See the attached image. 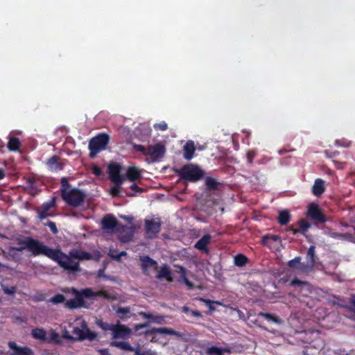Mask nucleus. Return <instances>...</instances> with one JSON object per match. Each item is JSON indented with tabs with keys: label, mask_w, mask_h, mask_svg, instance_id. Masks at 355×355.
<instances>
[{
	"label": "nucleus",
	"mask_w": 355,
	"mask_h": 355,
	"mask_svg": "<svg viewBox=\"0 0 355 355\" xmlns=\"http://www.w3.org/2000/svg\"><path fill=\"white\" fill-rule=\"evenodd\" d=\"M301 257H296L294 259L288 261V266L292 268H297L300 272H302V264L301 263Z\"/></svg>",
	"instance_id": "nucleus-36"
},
{
	"label": "nucleus",
	"mask_w": 355,
	"mask_h": 355,
	"mask_svg": "<svg viewBox=\"0 0 355 355\" xmlns=\"http://www.w3.org/2000/svg\"><path fill=\"white\" fill-rule=\"evenodd\" d=\"M16 243L17 245L11 247V250L18 252L28 250L33 256L44 255L49 259L54 257L53 248H49L33 237L27 236L24 239H18Z\"/></svg>",
	"instance_id": "nucleus-2"
},
{
	"label": "nucleus",
	"mask_w": 355,
	"mask_h": 355,
	"mask_svg": "<svg viewBox=\"0 0 355 355\" xmlns=\"http://www.w3.org/2000/svg\"><path fill=\"white\" fill-rule=\"evenodd\" d=\"M97 324L104 331L110 330L112 331L113 327L114 324H108L106 322H103L102 320H98L97 322Z\"/></svg>",
	"instance_id": "nucleus-43"
},
{
	"label": "nucleus",
	"mask_w": 355,
	"mask_h": 355,
	"mask_svg": "<svg viewBox=\"0 0 355 355\" xmlns=\"http://www.w3.org/2000/svg\"><path fill=\"white\" fill-rule=\"evenodd\" d=\"M162 223L160 218L155 221L153 219L145 220V233L148 239H155L161 230Z\"/></svg>",
	"instance_id": "nucleus-8"
},
{
	"label": "nucleus",
	"mask_w": 355,
	"mask_h": 355,
	"mask_svg": "<svg viewBox=\"0 0 355 355\" xmlns=\"http://www.w3.org/2000/svg\"><path fill=\"white\" fill-rule=\"evenodd\" d=\"M331 236L333 238H340V237H342L343 235L341 234L333 232L331 234Z\"/></svg>",
	"instance_id": "nucleus-61"
},
{
	"label": "nucleus",
	"mask_w": 355,
	"mask_h": 355,
	"mask_svg": "<svg viewBox=\"0 0 355 355\" xmlns=\"http://www.w3.org/2000/svg\"><path fill=\"white\" fill-rule=\"evenodd\" d=\"M139 260L141 261V270L146 275H150L149 269L152 268L155 270L158 269L157 262L148 255L140 257Z\"/></svg>",
	"instance_id": "nucleus-14"
},
{
	"label": "nucleus",
	"mask_w": 355,
	"mask_h": 355,
	"mask_svg": "<svg viewBox=\"0 0 355 355\" xmlns=\"http://www.w3.org/2000/svg\"><path fill=\"white\" fill-rule=\"evenodd\" d=\"M259 315L265 318L266 320H267L268 321H271L277 324H281L283 323V320L275 314H272V313H265V312H260Z\"/></svg>",
	"instance_id": "nucleus-31"
},
{
	"label": "nucleus",
	"mask_w": 355,
	"mask_h": 355,
	"mask_svg": "<svg viewBox=\"0 0 355 355\" xmlns=\"http://www.w3.org/2000/svg\"><path fill=\"white\" fill-rule=\"evenodd\" d=\"M148 326V323H141V324H137L135 325V329L136 331H139V329H141L143 328H146Z\"/></svg>",
	"instance_id": "nucleus-54"
},
{
	"label": "nucleus",
	"mask_w": 355,
	"mask_h": 355,
	"mask_svg": "<svg viewBox=\"0 0 355 355\" xmlns=\"http://www.w3.org/2000/svg\"><path fill=\"white\" fill-rule=\"evenodd\" d=\"M196 147L193 141H188L183 147V156L187 160H191L194 155Z\"/></svg>",
	"instance_id": "nucleus-24"
},
{
	"label": "nucleus",
	"mask_w": 355,
	"mask_h": 355,
	"mask_svg": "<svg viewBox=\"0 0 355 355\" xmlns=\"http://www.w3.org/2000/svg\"><path fill=\"white\" fill-rule=\"evenodd\" d=\"M131 238H132V234H129L128 235H125L123 236H121L120 238V240L122 241V242H128L129 241L131 240Z\"/></svg>",
	"instance_id": "nucleus-55"
},
{
	"label": "nucleus",
	"mask_w": 355,
	"mask_h": 355,
	"mask_svg": "<svg viewBox=\"0 0 355 355\" xmlns=\"http://www.w3.org/2000/svg\"><path fill=\"white\" fill-rule=\"evenodd\" d=\"M82 294L85 296V298H89L93 297H102L105 299L110 300L112 299V295L106 291H98L97 292H94L92 288H87L82 290Z\"/></svg>",
	"instance_id": "nucleus-19"
},
{
	"label": "nucleus",
	"mask_w": 355,
	"mask_h": 355,
	"mask_svg": "<svg viewBox=\"0 0 355 355\" xmlns=\"http://www.w3.org/2000/svg\"><path fill=\"white\" fill-rule=\"evenodd\" d=\"M99 352L101 355H111L107 349H102Z\"/></svg>",
	"instance_id": "nucleus-60"
},
{
	"label": "nucleus",
	"mask_w": 355,
	"mask_h": 355,
	"mask_svg": "<svg viewBox=\"0 0 355 355\" xmlns=\"http://www.w3.org/2000/svg\"><path fill=\"white\" fill-rule=\"evenodd\" d=\"M302 355H309V353H308L307 349H304L302 351Z\"/></svg>",
	"instance_id": "nucleus-64"
},
{
	"label": "nucleus",
	"mask_w": 355,
	"mask_h": 355,
	"mask_svg": "<svg viewBox=\"0 0 355 355\" xmlns=\"http://www.w3.org/2000/svg\"><path fill=\"white\" fill-rule=\"evenodd\" d=\"M114 185L110 189V193L114 197H118L120 196V191L121 184L123 183L113 182Z\"/></svg>",
	"instance_id": "nucleus-39"
},
{
	"label": "nucleus",
	"mask_w": 355,
	"mask_h": 355,
	"mask_svg": "<svg viewBox=\"0 0 355 355\" xmlns=\"http://www.w3.org/2000/svg\"><path fill=\"white\" fill-rule=\"evenodd\" d=\"M267 239H271L272 241H277L280 239L279 236L278 235H275V234H272V235H270V234H266L265 236H263V239H262V241L263 243H266V241Z\"/></svg>",
	"instance_id": "nucleus-46"
},
{
	"label": "nucleus",
	"mask_w": 355,
	"mask_h": 355,
	"mask_svg": "<svg viewBox=\"0 0 355 355\" xmlns=\"http://www.w3.org/2000/svg\"><path fill=\"white\" fill-rule=\"evenodd\" d=\"M155 334H160L165 335H171V336H176L178 337H181L182 334L179 331H176L171 328L168 327H160V328H153L150 330H148L145 332L146 335H153Z\"/></svg>",
	"instance_id": "nucleus-20"
},
{
	"label": "nucleus",
	"mask_w": 355,
	"mask_h": 355,
	"mask_svg": "<svg viewBox=\"0 0 355 355\" xmlns=\"http://www.w3.org/2000/svg\"><path fill=\"white\" fill-rule=\"evenodd\" d=\"M110 140L107 134L101 133L93 137L89 142V157L93 158L98 153L105 149Z\"/></svg>",
	"instance_id": "nucleus-5"
},
{
	"label": "nucleus",
	"mask_w": 355,
	"mask_h": 355,
	"mask_svg": "<svg viewBox=\"0 0 355 355\" xmlns=\"http://www.w3.org/2000/svg\"><path fill=\"white\" fill-rule=\"evenodd\" d=\"M248 261L246 256L242 254H239L234 257V264L236 266H244Z\"/></svg>",
	"instance_id": "nucleus-37"
},
{
	"label": "nucleus",
	"mask_w": 355,
	"mask_h": 355,
	"mask_svg": "<svg viewBox=\"0 0 355 355\" xmlns=\"http://www.w3.org/2000/svg\"><path fill=\"white\" fill-rule=\"evenodd\" d=\"M46 225L50 228L51 231L53 234H57L58 233V230L56 225H55V223L54 222L49 220V221L47 222Z\"/></svg>",
	"instance_id": "nucleus-48"
},
{
	"label": "nucleus",
	"mask_w": 355,
	"mask_h": 355,
	"mask_svg": "<svg viewBox=\"0 0 355 355\" xmlns=\"http://www.w3.org/2000/svg\"><path fill=\"white\" fill-rule=\"evenodd\" d=\"M166 153L165 146L161 144L148 146V156L151 157L154 160H158L164 156Z\"/></svg>",
	"instance_id": "nucleus-16"
},
{
	"label": "nucleus",
	"mask_w": 355,
	"mask_h": 355,
	"mask_svg": "<svg viewBox=\"0 0 355 355\" xmlns=\"http://www.w3.org/2000/svg\"><path fill=\"white\" fill-rule=\"evenodd\" d=\"M182 279L187 286H188L191 288H193V284L188 279L187 276L183 277Z\"/></svg>",
	"instance_id": "nucleus-56"
},
{
	"label": "nucleus",
	"mask_w": 355,
	"mask_h": 355,
	"mask_svg": "<svg viewBox=\"0 0 355 355\" xmlns=\"http://www.w3.org/2000/svg\"><path fill=\"white\" fill-rule=\"evenodd\" d=\"M179 270L178 272L180 274V277L182 279L183 277L187 276V270L186 268L183 266H178Z\"/></svg>",
	"instance_id": "nucleus-50"
},
{
	"label": "nucleus",
	"mask_w": 355,
	"mask_h": 355,
	"mask_svg": "<svg viewBox=\"0 0 355 355\" xmlns=\"http://www.w3.org/2000/svg\"><path fill=\"white\" fill-rule=\"evenodd\" d=\"M206 189L209 191L214 192L220 189L221 184L211 177H207L205 182Z\"/></svg>",
	"instance_id": "nucleus-27"
},
{
	"label": "nucleus",
	"mask_w": 355,
	"mask_h": 355,
	"mask_svg": "<svg viewBox=\"0 0 355 355\" xmlns=\"http://www.w3.org/2000/svg\"><path fill=\"white\" fill-rule=\"evenodd\" d=\"M298 225H299V230L294 229L293 227H291V231H292L293 234H296L299 232L302 233L306 232L309 227H311V225L309 222H307L305 219H300L298 221Z\"/></svg>",
	"instance_id": "nucleus-29"
},
{
	"label": "nucleus",
	"mask_w": 355,
	"mask_h": 355,
	"mask_svg": "<svg viewBox=\"0 0 355 355\" xmlns=\"http://www.w3.org/2000/svg\"><path fill=\"white\" fill-rule=\"evenodd\" d=\"M139 315L143 317L145 319L149 320L152 322H155L156 323L160 324L163 321V317L160 315H153L150 313H146L144 311H141L139 313Z\"/></svg>",
	"instance_id": "nucleus-33"
},
{
	"label": "nucleus",
	"mask_w": 355,
	"mask_h": 355,
	"mask_svg": "<svg viewBox=\"0 0 355 355\" xmlns=\"http://www.w3.org/2000/svg\"><path fill=\"white\" fill-rule=\"evenodd\" d=\"M73 334L76 336L74 340H89L93 341L97 338V334L92 331L85 321H83L80 324V327H76L72 331Z\"/></svg>",
	"instance_id": "nucleus-6"
},
{
	"label": "nucleus",
	"mask_w": 355,
	"mask_h": 355,
	"mask_svg": "<svg viewBox=\"0 0 355 355\" xmlns=\"http://www.w3.org/2000/svg\"><path fill=\"white\" fill-rule=\"evenodd\" d=\"M198 300L205 303L208 306V307H209V309L211 312H213L214 311L216 310V308L214 306V304L222 305V303L220 302L213 301V300H211L209 299H205V298H203V297H199Z\"/></svg>",
	"instance_id": "nucleus-38"
},
{
	"label": "nucleus",
	"mask_w": 355,
	"mask_h": 355,
	"mask_svg": "<svg viewBox=\"0 0 355 355\" xmlns=\"http://www.w3.org/2000/svg\"><path fill=\"white\" fill-rule=\"evenodd\" d=\"M120 218H123V220H126L130 223H131L134 220V217L132 216L121 215Z\"/></svg>",
	"instance_id": "nucleus-51"
},
{
	"label": "nucleus",
	"mask_w": 355,
	"mask_h": 355,
	"mask_svg": "<svg viewBox=\"0 0 355 355\" xmlns=\"http://www.w3.org/2000/svg\"><path fill=\"white\" fill-rule=\"evenodd\" d=\"M191 313L193 316L196 318H201L202 316V313L198 310H192Z\"/></svg>",
	"instance_id": "nucleus-59"
},
{
	"label": "nucleus",
	"mask_w": 355,
	"mask_h": 355,
	"mask_svg": "<svg viewBox=\"0 0 355 355\" xmlns=\"http://www.w3.org/2000/svg\"><path fill=\"white\" fill-rule=\"evenodd\" d=\"M133 148L136 151L140 152L144 155H148V146L147 148H146L143 145L135 144V145H134Z\"/></svg>",
	"instance_id": "nucleus-44"
},
{
	"label": "nucleus",
	"mask_w": 355,
	"mask_h": 355,
	"mask_svg": "<svg viewBox=\"0 0 355 355\" xmlns=\"http://www.w3.org/2000/svg\"><path fill=\"white\" fill-rule=\"evenodd\" d=\"M306 259L307 261L306 263L302 264V272L304 273H307L311 271L316 263L315 248L314 245H311L309 248Z\"/></svg>",
	"instance_id": "nucleus-12"
},
{
	"label": "nucleus",
	"mask_w": 355,
	"mask_h": 355,
	"mask_svg": "<svg viewBox=\"0 0 355 355\" xmlns=\"http://www.w3.org/2000/svg\"><path fill=\"white\" fill-rule=\"evenodd\" d=\"M5 177L4 171L2 168H0V180L3 179Z\"/></svg>",
	"instance_id": "nucleus-62"
},
{
	"label": "nucleus",
	"mask_w": 355,
	"mask_h": 355,
	"mask_svg": "<svg viewBox=\"0 0 355 355\" xmlns=\"http://www.w3.org/2000/svg\"><path fill=\"white\" fill-rule=\"evenodd\" d=\"M291 219V215L288 210H282L279 211L277 221L281 225H286Z\"/></svg>",
	"instance_id": "nucleus-28"
},
{
	"label": "nucleus",
	"mask_w": 355,
	"mask_h": 355,
	"mask_svg": "<svg viewBox=\"0 0 355 355\" xmlns=\"http://www.w3.org/2000/svg\"><path fill=\"white\" fill-rule=\"evenodd\" d=\"M50 302L54 304L63 303L65 302V297L62 294H56L50 299Z\"/></svg>",
	"instance_id": "nucleus-41"
},
{
	"label": "nucleus",
	"mask_w": 355,
	"mask_h": 355,
	"mask_svg": "<svg viewBox=\"0 0 355 355\" xmlns=\"http://www.w3.org/2000/svg\"><path fill=\"white\" fill-rule=\"evenodd\" d=\"M61 159L58 155H53L50 157L46 164L49 168L52 171H58L63 168V164L60 162Z\"/></svg>",
	"instance_id": "nucleus-22"
},
{
	"label": "nucleus",
	"mask_w": 355,
	"mask_h": 355,
	"mask_svg": "<svg viewBox=\"0 0 355 355\" xmlns=\"http://www.w3.org/2000/svg\"><path fill=\"white\" fill-rule=\"evenodd\" d=\"M111 345L125 351L133 352L135 350V347L125 341H114L111 343Z\"/></svg>",
	"instance_id": "nucleus-34"
},
{
	"label": "nucleus",
	"mask_w": 355,
	"mask_h": 355,
	"mask_svg": "<svg viewBox=\"0 0 355 355\" xmlns=\"http://www.w3.org/2000/svg\"><path fill=\"white\" fill-rule=\"evenodd\" d=\"M351 302L353 305L355 306V295H352L350 298Z\"/></svg>",
	"instance_id": "nucleus-63"
},
{
	"label": "nucleus",
	"mask_w": 355,
	"mask_h": 355,
	"mask_svg": "<svg viewBox=\"0 0 355 355\" xmlns=\"http://www.w3.org/2000/svg\"><path fill=\"white\" fill-rule=\"evenodd\" d=\"M211 240V236L210 234H205L202 238H200L195 244V248L200 250L201 251L207 252V245L209 244Z\"/></svg>",
	"instance_id": "nucleus-26"
},
{
	"label": "nucleus",
	"mask_w": 355,
	"mask_h": 355,
	"mask_svg": "<svg viewBox=\"0 0 355 355\" xmlns=\"http://www.w3.org/2000/svg\"><path fill=\"white\" fill-rule=\"evenodd\" d=\"M127 253L125 251H122L120 253H116L114 250H110L108 255L114 260L120 261L121 257L125 256Z\"/></svg>",
	"instance_id": "nucleus-40"
},
{
	"label": "nucleus",
	"mask_w": 355,
	"mask_h": 355,
	"mask_svg": "<svg viewBox=\"0 0 355 355\" xmlns=\"http://www.w3.org/2000/svg\"><path fill=\"white\" fill-rule=\"evenodd\" d=\"M125 180L135 182L141 178V172L135 166H129L126 170Z\"/></svg>",
	"instance_id": "nucleus-23"
},
{
	"label": "nucleus",
	"mask_w": 355,
	"mask_h": 355,
	"mask_svg": "<svg viewBox=\"0 0 355 355\" xmlns=\"http://www.w3.org/2000/svg\"><path fill=\"white\" fill-rule=\"evenodd\" d=\"M246 155L248 163L252 164L253 162V159L256 156V153L254 150H249Z\"/></svg>",
	"instance_id": "nucleus-49"
},
{
	"label": "nucleus",
	"mask_w": 355,
	"mask_h": 355,
	"mask_svg": "<svg viewBox=\"0 0 355 355\" xmlns=\"http://www.w3.org/2000/svg\"><path fill=\"white\" fill-rule=\"evenodd\" d=\"M130 312V309L128 306L125 307H119L116 310V313L118 317L121 319H123L125 318V315Z\"/></svg>",
	"instance_id": "nucleus-42"
},
{
	"label": "nucleus",
	"mask_w": 355,
	"mask_h": 355,
	"mask_svg": "<svg viewBox=\"0 0 355 355\" xmlns=\"http://www.w3.org/2000/svg\"><path fill=\"white\" fill-rule=\"evenodd\" d=\"M112 327L113 338H125L131 333L130 328L123 324H114Z\"/></svg>",
	"instance_id": "nucleus-18"
},
{
	"label": "nucleus",
	"mask_w": 355,
	"mask_h": 355,
	"mask_svg": "<svg viewBox=\"0 0 355 355\" xmlns=\"http://www.w3.org/2000/svg\"><path fill=\"white\" fill-rule=\"evenodd\" d=\"M133 352H135V355H146V352H142L139 346L135 348Z\"/></svg>",
	"instance_id": "nucleus-58"
},
{
	"label": "nucleus",
	"mask_w": 355,
	"mask_h": 355,
	"mask_svg": "<svg viewBox=\"0 0 355 355\" xmlns=\"http://www.w3.org/2000/svg\"><path fill=\"white\" fill-rule=\"evenodd\" d=\"M290 285L293 287L298 286V292L303 297H308L312 293V286L307 282L295 279L291 282Z\"/></svg>",
	"instance_id": "nucleus-13"
},
{
	"label": "nucleus",
	"mask_w": 355,
	"mask_h": 355,
	"mask_svg": "<svg viewBox=\"0 0 355 355\" xmlns=\"http://www.w3.org/2000/svg\"><path fill=\"white\" fill-rule=\"evenodd\" d=\"M73 293L75 294L76 297L67 300L64 304V307L73 309L79 307H86L85 302L84 300L85 296L82 294V290L80 291L73 288Z\"/></svg>",
	"instance_id": "nucleus-11"
},
{
	"label": "nucleus",
	"mask_w": 355,
	"mask_h": 355,
	"mask_svg": "<svg viewBox=\"0 0 355 355\" xmlns=\"http://www.w3.org/2000/svg\"><path fill=\"white\" fill-rule=\"evenodd\" d=\"M102 227L108 232H113L119 225L116 217L112 214H106L101 220Z\"/></svg>",
	"instance_id": "nucleus-15"
},
{
	"label": "nucleus",
	"mask_w": 355,
	"mask_h": 355,
	"mask_svg": "<svg viewBox=\"0 0 355 355\" xmlns=\"http://www.w3.org/2000/svg\"><path fill=\"white\" fill-rule=\"evenodd\" d=\"M61 196L70 206L77 207L85 200V194L78 189H71V185L65 178L61 180Z\"/></svg>",
	"instance_id": "nucleus-3"
},
{
	"label": "nucleus",
	"mask_w": 355,
	"mask_h": 355,
	"mask_svg": "<svg viewBox=\"0 0 355 355\" xmlns=\"http://www.w3.org/2000/svg\"><path fill=\"white\" fill-rule=\"evenodd\" d=\"M31 336L37 340L46 341V331L42 328H35L31 331Z\"/></svg>",
	"instance_id": "nucleus-30"
},
{
	"label": "nucleus",
	"mask_w": 355,
	"mask_h": 355,
	"mask_svg": "<svg viewBox=\"0 0 355 355\" xmlns=\"http://www.w3.org/2000/svg\"><path fill=\"white\" fill-rule=\"evenodd\" d=\"M153 127L156 130L164 131L167 130L168 125L165 121H162L161 123L154 124Z\"/></svg>",
	"instance_id": "nucleus-45"
},
{
	"label": "nucleus",
	"mask_w": 355,
	"mask_h": 355,
	"mask_svg": "<svg viewBox=\"0 0 355 355\" xmlns=\"http://www.w3.org/2000/svg\"><path fill=\"white\" fill-rule=\"evenodd\" d=\"M156 278L160 280L164 279L168 282H172L173 279L170 267L166 263L163 264L158 270Z\"/></svg>",
	"instance_id": "nucleus-21"
},
{
	"label": "nucleus",
	"mask_w": 355,
	"mask_h": 355,
	"mask_svg": "<svg viewBox=\"0 0 355 355\" xmlns=\"http://www.w3.org/2000/svg\"><path fill=\"white\" fill-rule=\"evenodd\" d=\"M325 191L324 181L322 179L317 178L312 187V193L314 196L320 197Z\"/></svg>",
	"instance_id": "nucleus-25"
},
{
	"label": "nucleus",
	"mask_w": 355,
	"mask_h": 355,
	"mask_svg": "<svg viewBox=\"0 0 355 355\" xmlns=\"http://www.w3.org/2000/svg\"><path fill=\"white\" fill-rule=\"evenodd\" d=\"M8 345L12 349L10 355H34L33 350L27 346H19L13 341L8 342Z\"/></svg>",
	"instance_id": "nucleus-17"
},
{
	"label": "nucleus",
	"mask_w": 355,
	"mask_h": 355,
	"mask_svg": "<svg viewBox=\"0 0 355 355\" xmlns=\"http://www.w3.org/2000/svg\"><path fill=\"white\" fill-rule=\"evenodd\" d=\"M2 289L3 292L8 295H13L16 293V288L15 286L8 287L3 286Z\"/></svg>",
	"instance_id": "nucleus-47"
},
{
	"label": "nucleus",
	"mask_w": 355,
	"mask_h": 355,
	"mask_svg": "<svg viewBox=\"0 0 355 355\" xmlns=\"http://www.w3.org/2000/svg\"><path fill=\"white\" fill-rule=\"evenodd\" d=\"M92 171H93L94 174H95L96 175H98V176L101 175L102 173L101 169L97 166H94L92 168Z\"/></svg>",
	"instance_id": "nucleus-52"
},
{
	"label": "nucleus",
	"mask_w": 355,
	"mask_h": 355,
	"mask_svg": "<svg viewBox=\"0 0 355 355\" xmlns=\"http://www.w3.org/2000/svg\"><path fill=\"white\" fill-rule=\"evenodd\" d=\"M55 207V199L52 198L51 200L44 202L40 207L35 209V211L37 214V217L40 220H44L49 216H52L53 214L49 211L51 208Z\"/></svg>",
	"instance_id": "nucleus-10"
},
{
	"label": "nucleus",
	"mask_w": 355,
	"mask_h": 355,
	"mask_svg": "<svg viewBox=\"0 0 355 355\" xmlns=\"http://www.w3.org/2000/svg\"><path fill=\"white\" fill-rule=\"evenodd\" d=\"M21 146V142L19 138L16 137H12L10 138L8 143V148L10 151H17Z\"/></svg>",
	"instance_id": "nucleus-35"
},
{
	"label": "nucleus",
	"mask_w": 355,
	"mask_h": 355,
	"mask_svg": "<svg viewBox=\"0 0 355 355\" xmlns=\"http://www.w3.org/2000/svg\"><path fill=\"white\" fill-rule=\"evenodd\" d=\"M324 153L327 155V157H330V158L336 157V155L338 154V153L336 151L330 152L329 150H325Z\"/></svg>",
	"instance_id": "nucleus-53"
},
{
	"label": "nucleus",
	"mask_w": 355,
	"mask_h": 355,
	"mask_svg": "<svg viewBox=\"0 0 355 355\" xmlns=\"http://www.w3.org/2000/svg\"><path fill=\"white\" fill-rule=\"evenodd\" d=\"M54 257L51 260L58 263L69 274H76L81 270L80 260H90L92 259L91 253L78 250H72L66 254L60 249H53Z\"/></svg>",
	"instance_id": "nucleus-1"
},
{
	"label": "nucleus",
	"mask_w": 355,
	"mask_h": 355,
	"mask_svg": "<svg viewBox=\"0 0 355 355\" xmlns=\"http://www.w3.org/2000/svg\"><path fill=\"white\" fill-rule=\"evenodd\" d=\"M130 189L132 191L134 192H139V191H141L142 189L139 187L136 184H132L131 186H130Z\"/></svg>",
	"instance_id": "nucleus-57"
},
{
	"label": "nucleus",
	"mask_w": 355,
	"mask_h": 355,
	"mask_svg": "<svg viewBox=\"0 0 355 355\" xmlns=\"http://www.w3.org/2000/svg\"><path fill=\"white\" fill-rule=\"evenodd\" d=\"M224 352H230L227 348H220L216 346H211L207 349V354L209 355H224Z\"/></svg>",
	"instance_id": "nucleus-32"
},
{
	"label": "nucleus",
	"mask_w": 355,
	"mask_h": 355,
	"mask_svg": "<svg viewBox=\"0 0 355 355\" xmlns=\"http://www.w3.org/2000/svg\"><path fill=\"white\" fill-rule=\"evenodd\" d=\"M121 166L117 163H112L108 166L109 178L112 182L123 183L125 180L124 175L121 174Z\"/></svg>",
	"instance_id": "nucleus-9"
},
{
	"label": "nucleus",
	"mask_w": 355,
	"mask_h": 355,
	"mask_svg": "<svg viewBox=\"0 0 355 355\" xmlns=\"http://www.w3.org/2000/svg\"><path fill=\"white\" fill-rule=\"evenodd\" d=\"M182 180L195 182L200 180L204 175V171L196 165H184L178 171Z\"/></svg>",
	"instance_id": "nucleus-4"
},
{
	"label": "nucleus",
	"mask_w": 355,
	"mask_h": 355,
	"mask_svg": "<svg viewBox=\"0 0 355 355\" xmlns=\"http://www.w3.org/2000/svg\"><path fill=\"white\" fill-rule=\"evenodd\" d=\"M306 215L315 223H324L327 221V218L322 213L319 205L314 202L308 205Z\"/></svg>",
	"instance_id": "nucleus-7"
}]
</instances>
